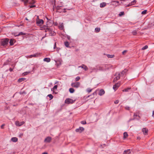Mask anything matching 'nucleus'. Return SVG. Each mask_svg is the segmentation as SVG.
Returning a JSON list of instances; mask_svg holds the SVG:
<instances>
[{"label": "nucleus", "mask_w": 154, "mask_h": 154, "mask_svg": "<svg viewBox=\"0 0 154 154\" xmlns=\"http://www.w3.org/2000/svg\"><path fill=\"white\" fill-rule=\"evenodd\" d=\"M124 73V71H122L121 73H117L116 74V77L114 79L113 82H116L117 80L119 79L120 78L121 75Z\"/></svg>", "instance_id": "obj_1"}, {"label": "nucleus", "mask_w": 154, "mask_h": 154, "mask_svg": "<svg viewBox=\"0 0 154 154\" xmlns=\"http://www.w3.org/2000/svg\"><path fill=\"white\" fill-rule=\"evenodd\" d=\"M75 101V100L70 98L66 99L65 101V103L66 104H69L73 103Z\"/></svg>", "instance_id": "obj_2"}, {"label": "nucleus", "mask_w": 154, "mask_h": 154, "mask_svg": "<svg viewBox=\"0 0 154 154\" xmlns=\"http://www.w3.org/2000/svg\"><path fill=\"white\" fill-rule=\"evenodd\" d=\"M80 85V83L78 82H73L71 84V85L72 87L76 88H78L79 87Z\"/></svg>", "instance_id": "obj_3"}, {"label": "nucleus", "mask_w": 154, "mask_h": 154, "mask_svg": "<svg viewBox=\"0 0 154 154\" xmlns=\"http://www.w3.org/2000/svg\"><path fill=\"white\" fill-rule=\"evenodd\" d=\"M41 55V54L40 53H36L33 54H32L29 56H28L27 58H31L32 57H37L40 56Z\"/></svg>", "instance_id": "obj_4"}, {"label": "nucleus", "mask_w": 154, "mask_h": 154, "mask_svg": "<svg viewBox=\"0 0 154 154\" xmlns=\"http://www.w3.org/2000/svg\"><path fill=\"white\" fill-rule=\"evenodd\" d=\"M9 39H3L2 41V44L3 45H5L7 44L8 42Z\"/></svg>", "instance_id": "obj_5"}, {"label": "nucleus", "mask_w": 154, "mask_h": 154, "mask_svg": "<svg viewBox=\"0 0 154 154\" xmlns=\"http://www.w3.org/2000/svg\"><path fill=\"white\" fill-rule=\"evenodd\" d=\"M120 84L119 82L117 83L115 85H114L113 87V89L115 91H116L118 88V87L120 86Z\"/></svg>", "instance_id": "obj_6"}, {"label": "nucleus", "mask_w": 154, "mask_h": 154, "mask_svg": "<svg viewBox=\"0 0 154 154\" xmlns=\"http://www.w3.org/2000/svg\"><path fill=\"white\" fill-rule=\"evenodd\" d=\"M43 23V20L42 19H38L36 20V23L39 26L42 25Z\"/></svg>", "instance_id": "obj_7"}, {"label": "nucleus", "mask_w": 154, "mask_h": 154, "mask_svg": "<svg viewBox=\"0 0 154 154\" xmlns=\"http://www.w3.org/2000/svg\"><path fill=\"white\" fill-rule=\"evenodd\" d=\"M24 123V122L22 121L21 122H19V121H16L15 124L16 126H20L23 125Z\"/></svg>", "instance_id": "obj_8"}, {"label": "nucleus", "mask_w": 154, "mask_h": 154, "mask_svg": "<svg viewBox=\"0 0 154 154\" xmlns=\"http://www.w3.org/2000/svg\"><path fill=\"white\" fill-rule=\"evenodd\" d=\"M84 130V128L82 127H80L79 128L76 129L75 131L76 132L81 133Z\"/></svg>", "instance_id": "obj_9"}, {"label": "nucleus", "mask_w": 154, "mask_h": 154, "mask_svg": "<svg viewBox=\"0 0 154 154\" xmlns=\"http://www.w3.org/2000/svg\"><path fill=\"white\" fill-rule=\"evenodd\" d=\"M142 131L144 134L145 135L147 134L148 132V130L146 128H143L142 129Z\"/></svg>", "instance_id": "obj_10"}, {"label": "nucleus", "mask_w": 154, "mask_h": 154, "mask_svg": "<svg viewBox=\"0 0 154 154\" xmlns=\"http://www.w3.org/2000/svg\"><path fill=\"white\" fill-rule=\"evenodd\" d=\"M45 32H49V34L50 35H54V32L51 31V32H50L51 30H50V29H49L47 28L46 30H45Z\"/></svg>", "instance_id": "obj_11"}, {"label": "nucleus", "mask_w": 154, "mask_h": 154, "mask_svg": "<svg viewBox=\"0 0 154 154\" xmlns=\"http://www.w3.org/2000/svg\"><path fill=\"white\" fill-rule=\"evenodd\" d=\"M51 138L50 137H48L44 141L46 142L49 143L51 140Z\"/></svg>", "instance_id": "obj_12"}, {"label": "nucleus", "mask_w": 154, "mask_h": 154, "mask_svg": "<svg viewBox=\"0 0 154 154\" xmlns=\"http://www.w3.org/2000/svg\"><path fill=\"white\" fill-rule=\"evenodd\" d=\"M57 85H55L52 88H51V91L53 92V93H55V91L57 90Z\"/></svg>", "instance_id": "obj_13"}, {"label": "nucleus", "mask_w": 154, "mask_h": 154, "mask_svg": "<svg viewBox=\"0 0 154 154\" xmlns=\"http://www.w3.org/2000/svg\"><path fill=\"white\" fill-rule=\"evenodd\" d=\"M131 152L130 149H127L124 151L123 154H130Z\"/></svg>", "instance_id": "obj_14"}, {"label": "nucleus", "mask_w": 154, "mask_h": 154, "mask_svg": "<svg viewBox=\"0 0 154 154\" xmlns=\"http://www.w3.org/2000/svg\"><path fill=\"white\" fill-rule=\"evenodd\" d=\"M104 93H105V91H104V90L103 89H101L100 90V91H99V94L100 96H102V95H103L104 94Z\"/></svg>", "instance_id": "obj_15"}, {"label": "nucleus", "mask_w": 154, "mask_h": 154, "mask_svg": "<svg viewBox=\"0 0 154 154\" xmlns=\"http://www.w3.org/2000/svg\"><path fill=\"white\" fill-rule=\"evenodd\" d=\"M106 2H103L100 4V8H103L106 6Z\"/></svg>", "instance_id": "obj_16"}, {"label": "nucleus", "mask_w": 154, "mask_h": 154, "mask_svg": "<svg viewBox=\"0 0 154 154\" xmlns=\"http://www.w3.org/2000/svg\"><path fill=\"white\" fill-rule=\"evenodd\" d=\"M79 67H81L82 68L84 69L85 71L88 70V67L85 65H82V66H79Z\"/></svg>", "instance_id": "obj_17"}, {"label": "nucleus", "mask_w": 154, "mask_h": 154, "mask_svg": "<svg viewBox=\"0 0 154 154\" xmlns=\"http://www.w3.org/2000/svg\"><path fill=\"white\" fill-rule=\"evenodd\" d=\"M11 140L13 142H16L17 141L18 139L16 137H13L11 138Z\"/></svg>", "instance_id": "obj_18"}, {"label": "nucleus", "mask_w": 154, "mask_h": 154, "mask_svg": "<svg viewBox=\"0 0 154 154\" xmlns=\"http://www.w3.org/2000/svg\"><path fill=\"white\" fill-rule=\"evenodd\" d=\"M15 42L14 39H11L10 41V44L11 45H13L14 44V42Z\"/></svg>", "instance_id": "obj_19"}, {"label": "nucleus", "mask_w": 154, "mask_h": 154, "mask_svg": "<svg viewBox=\"0 0 154 154\" xmlns=\"http://www.w3.org/2000/svg\"><path fill=\"white\" fill-rule=\"evenodd\" d=\"M26 79L24 78H20L18 80V82H21L22 81L25 80Z\"/></svg>", "instance_id": "obj_20"}, {"label": "nucleus", "mask_w": 154, "mask_h": 154, "mask_svg": "<svg viewBox=\"0 0 154 154\" xmlns=\"http://www.w3.org/2000/svg\"><path fill=\"white\" fill-rule=\"evenodd\" d=\"M44 61L47 62H49L51 61V59L49 58H45L44 59Z\"/></svg>", "instance_id": "obj_21"}, {"label": "nucleus", "mask_w": 154, "mask_h": 154, "mask_svg": "<svg viewBox=\"0 0 154 154\" xmlns=\"http://www.w3.org/2000/svg\"><path fill=\"white\" fill-rule=\"evenodd\" d=\"M128 133H127V132H125L124 133L123 137H124V139H125V138H126L128 137Z\"/></svg>", "instance_id": "obj_22"}, {"label": "nucleus", "mask_w": 154, "mask_h": 154, "mask_svg": "<svg viewBox=\"0 0 154 154\" xmlns=\"http://www.w3.org/2000/svg\"><path fill=\"white\" fill-rule=\"evenodd\" d=\"M69 91L71 93H72L74 92L75 90L73 88H70L69 89Z\"/></svg>", "instance_id": "obj_23"}, {"label": "nucleus", "mask_w": 154, "mask_h": 154, "mask_svg": "<svg viewBox=\"0 0 154 154\" xmlns=\"http://www.w3.org/2000/svg\"><path fill=\"white\" fill-rule=\"evenodd\" d=\"M64 44L65 46L67 47H69V44L67 42H64Z\"/></svg>", "instance_id": "obj_24"}, {"label": "nucleus", "mask_w": 154, "mask_h": 154, "mask_svg": "<svg viewBox=\"0 0 154 154\" xmlns=\"http://www.w3.org/2000/svg\"><path fill=\"white\" fill-rule=\"evenodd\" d=\"M59 28L60 29H63V25L62 24H61L60 25H59Z\"/></svg>", "instance_id": "obj_25"}, {"label": "nucleus", "mask_w": 154, "mask_h": 154, "mask_svg": "<svg viewBox=\"0 0 154 154\" xmlns=\"http://www.w3.org/2000/svg\"><path fill=\"white\" fill-rule=\"evenodd\" d=\"M100 30V29L99 28H96L95 29V30L96 32H99Z\"/></svg>", "instance_id": "obj_26"}, {"label": "nucleus", "mask_w": 154, "mask_h": 154, "mask_svg": "<svg viewBox=\"0 0 154 154\" xmlns=\"http://www.w3.org/2000/svg\"><path fill=\"white\" fill-rule=\"evenodd\" d=\"M25 35V33H23V32H20L18 34L16 35L15 36H19V35Z\"/></svg>", "instance_id": "obj_27"}, {"label": "nucleus", "mask_w": 154, "mask_h": 154, "mask_svg": "<svg viewBox=\"0 0 154 154\" xmlns=\"http://www.w3.org/2000/svg\"><path fill=\"white\" fill-rule=\"evenodd\" d=\"M48 97H49L50 98V100L52 99L53 97V96L51 94H48Z\"/></svg>", "instance_id": "obj_28"}, {"label": "nucleus", "mask_w": 154, "mask_h": 154, "mask_svg": "<svg viewBox=\"0 0 154 154\" xmlns=\"http://www.w3.org/2000/svg\"><path fill=\"white\" fill-rule=\"evenodd\" d=\"M107 56L108 58H112L114 57V56L113 55H109L108 54L107 55Z\"/></svg>", "instance_id": "obj_29"}, {"label": "nucleus", "mask_w": 154, "mask_h": 154, "mask_svg": "<svg viewBox=\"0 0 154 154\" xmlns=\"http://www.w3.org/2000/svg\"><path fill=\"white\" fill-rule=\"evenodd\" d=\"M148 47L147 45H145L141 49L142 50H145L147 49L148 48Z\"/></svg>", "instance_id": "obj_30"}, {"label": "nucleus", "mask_w": 154, "mask_h": 154, "mask_svg": "<svg viewBox=\"0 0 154 154\" xmlns=\"http://www.w3.org/2000/svg\"><path fill=\"white\" fill-rule=\"evenodd\" d=\"M131 89L130 88H127L125 89L124 90H123V91L127 92L129 90H130Z\"/></svg>", "instance_id": "obj_31"}, {"label": "nucleus", "mask_w": 154, "mask_h": 154, "mask_svg": "<svg viewBox=\"0 0 154 154\" xmlns=\"http://www.w3.org/2000/svg\"><path fill=\"white\" fill-rule=\"evenodd\" d=\"M146 12H147V10H145L142 12L141 14H146Z\"/></svg>", "instance_id": "obj_32"}, {"label": "nucleus", "mask_w": 154, "mask_h": 154, "mask_svg": "<svg viewBox=\"0 0 154 154\" xmlns=\"http://www.w3.org/2000/svg\"><path fill=\"white\" fill-rule=\"evenodd\" d=\"M92 90V89L89 88H88L87 90V91L88 92V93L91 92V91Z\"/></svg>", "instance_id": "obj_33"}, {"label": "nucleus", "mask_w": 154, "mask_h": 154, "mask_svg": "<svg viewBox=\"0 0 154 154\" xmlns=\"http://www.w3.org/2000/svg\"><path fill=\"white\" fill-rule=\"evenodd\" d=\"M80 79V77L79 76H77L75 78V81H78Z\"/></svg>", "instance_id": "obj_34"}, {"label": "nucleus", "mask_w": 154, "mask_h": 154, "mask_svg": "<svg viewBox=\"0 0 154 154\" xmlns=\"http://www.w3.org/2000/svg\"><path fill=\"white\" fill-rule=\"evenodd\" d=\"M30 73V72H24L23 74L24 75H27L28 74H29Z\"/></svg>", "instance_id": "obj_35"}, {"label": "nucleus", "mask_w": 154, "mask_h": 154, "mask_svg": "<svg viewBox=\"0 0 154 154\" xmlns=\"http://www.w3.org/2000/svg\"><path fill=\"white\" fill-rule=\"evenodd\" d=\"M124 14V12L123 11H122L120 12V13L119 14V16H121L122 15H123Z\"/></svg>", "instance_id": "obj_36"}, {"label": "nucleus", "mask_w": 154, "mask_h": 154, "mask_svg": "<svg viewBox=\"0 0 154 154\" xmlns=\"http://www.w3.org/2000/svg\"><path fill=\"white\" fill-rule=\"evenodd\" d=\"M136 2V0H134L133 1H132L131 2V5H134L135 3Z\"/></svg>", "instance_id": "obj_37"}, {"label": "nucleus", "mask_w": 154, "mask_h": 154, "mask_svg": "<svg viewBox=\"0 0 154 154\" xmlns=\"http://www.w3.org/2000/svg\"><path fill=\"white\" fill-rule=\"evenodd\" d=\"M22 1L24 2L25 4H26L28 2V0H21Z\"/></svg>", "instance_id": "obj_38"}, {"label": "nucleus", "mask_w": 154, "mask_h": 154, "mask_svg": "<svg viewBox=\"0 0 154 154\" xmlns=\"http://www.w3.org/2000/svg\"><path fill=\"white\" fill-rule=\"evenodd\" d=\"M82 124H86V122L85 121H82L81 122Z\"/></svg>", "instance_id": "obj_39"}, {"label": "nucleus", "mask_w": 154, "mask_h": 154, "mask_svg": "<svg viewBox=\"0 0 154 154\" xmlns=\"http://www.w3.org/2000/svg\"><path fill=\"white\" fill-rule=\"evenodd\" d=\"M98 69L99 70H103V69L102 67H99Z\"/></svg>", "instance_id": "obj_40"}, {"label": "nucleus", "mask_w": 154, "mask_h": 154, "mask_svg": "<svg viewBox=\"0 0 154 154\" xmlns=\"http://www.w3.org/2000/svg\"><path fill=\"white\" fill-rule=\"evenodd\" d=\"M119 101L118 100H116L114 102V103L116 104H118L119 103Z\"/></svg>", "instance_id": "obj_41"}, {"label": "nucleus", "mask_w": 154, "mask_h": 154, "mask_svg": "<svg viewBox=\"0 0 154 154\" xmlns=\"http://www.w3.org/2000/svg\"><path fill=\"white\" fill-rule=\"evenodd\" d=\"M127 52V51L126 50H125L123 51L122 53L123 54H124V53H125Z\"/></svg>", "instance_id": "obj_42"}, {"label": "nucleus", "mask_w": 154, "mask_h": 154, "mask_svg": "<svg viewBox=\"0 0 154 154\" xmlns=\"http://www.w3.org/2000/svg\"><path fill=\"white\" fill-rule=\"evenodd\" d=\"M126 109L129 110V107H125Z\"/></svg>", "instance_id": "obj_43"}, {"label": "nucleus", "mask_w": 154, "mask_h": 154, "mask_svg": "<svg viewBox=\"0 0 154 154\" xmlns=\"http://www.w3.org/2000/svg\"><path fill=\"white\" fill-rule=\"evenodd\" d=\"M56 47V43H55L54 44V49H55Z\"/></svg>", "instance_id": "obj_44"}, {"label": "nucleus", "mask_w": 154, "mask_h": 154, "mask_svg": "<svg viewBox=\"0 0 154 154\" xmlns=\"http://www.w3.org/2000/svg\"><path fill=\"white\" fill-rule=\"evenodd\" d=\"M13 70V69H12V68H10L9 69V70L10 71H12Z\"/></svg>", "instance_id": "obj_45"}, {"label": "nucleus", "mask_w": 154, "mask_h": 154, "mask_svg": "<svg viewBox=\"0 0 154 154\" xmlns=\"http://www.w3.org/2000/svg\"><path fill=\"white\" fill-rule=\"evenodd\" d=\"M152 116L154 118V110L152 112Z\"/></svg>", "instance_id": "obj_46"}, {"label": "nucleus", "mask_w": 154, "mask_h": 154, "mask_svg": "<svg viewBox=\"0 0 154 154\" xmlns=\"http://www.w3.org/2000/svg\"><path fill=\"white\" fill-rule=\"evenodd\" d=\"M97 94V92H96V91H95L93 93V95H94L95 94Z\"/></svg>", "instance_id": "obj_47"}, {"label": "nucleus", "mask_w": 154, "mask_h": 154, "mask_svg": "<svg viewBox=\"0 0 154 154\" xmlns=\"http://www.w3.org/2000/svg\"><path fill=\"white\" fill-rule=\"evenodd\" d=\"M4 125H2L1 126V128H3V126H4Z\"/></svg>", "instance_id": "obj_48"}, {"label": "nucleus", "mask_w": 154, "mask_h": 154, "mask_svg": "<svg viewBox=\"0 0 154 154\" xmlns=\"http://www.w3.org/2000/svg\"><path fill=\"white\" fill-rule=\"evenodd\" d=\"M42 154H48V153L46 152H43Z\"/></svg>", "instance_id": "obj_49"}, {"label": "nucleus", "mask_w": 154, "mask_h": 154, "mask_svg": "<svg viewBox=\"0 0 154 154\" xmlns=\"http://www.w3.org/2000/svg\"><path fill=\"white\" fill-rule=\"evenodd\" d=\"M113 2H116V3H118L119 2L117 1H113Z\"/></svg>", "instance_id": "obj_50"}, {"label": "nucleus", "mask_w": 154, "mask_h": 154, "mask_svg": "<svg viewBox=\"0 0 154 154\" xmlns=\"http://www.w3.org/2000/svg\"><path fill=\"white\" fill-rule=\"evenodd\" d=\"M34 6H33V5H31L30 6V8H32L34 7Z\"/></svg>", "instance_id": "obj_51"}, {"label": "nucleus", "mask_w": 154, "mask_h": 154, "mask_svg": "<svg viewBox=\"0 0 154 154\" xmlns=\"http://www.w3.org/2000/svg\"><path fill=\"white\" fill-rule=\"evenodd\" d=\"M25 19H26V20H28V19L27 18V17H26V18H25Z\"/></svg>", "instance_id": "obj_52"}, {"label": "nucleus", "mask_w": 154, "mask_h": 154, "mask_svg": "<svg viewBox=\"0 0 154 154\" xmlns=\"http://www.w3.org/2000/svg\"><path fill=\"white\" fill-rule=\"evenodd\" d=\"M134 116H137V115H135V114H134Z\"/></svg>", "instance_id": "obj_53"}, {"label": "nucleus", "mask_w": 154, "mask_h": 154, "mask_svg": "<svg viewBox=\"0 0 154 154\" xmlns=\"http://www.w3.org/2000/svg\"><path fill=\"white\" fill-rule=\"evenodd\" d=\"M37 18L38 19V16H37Z\"/></svg>", "instance_id": "obj_54"}, {"label": "nucleus", "mask_w": 154, "mask_h": 154, "mask_svg": "<svg viewBox=\"0 0 154 154\" xmlns=\"http://www.w3.org/2000/svg\"><path fill=\"white\" fill-rule=\"evenodd\" d=\"M60 64H61V63L60 62Z\"/></svg>", "instance_id": "obj_55"}]
</instances>
